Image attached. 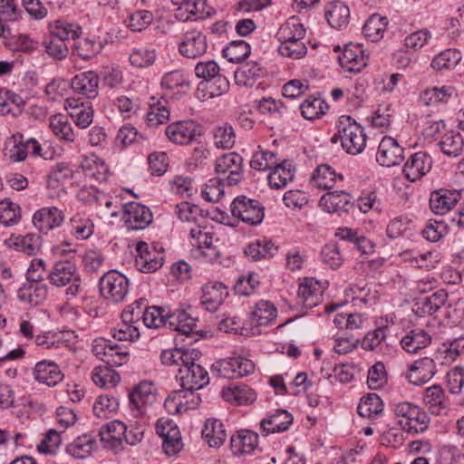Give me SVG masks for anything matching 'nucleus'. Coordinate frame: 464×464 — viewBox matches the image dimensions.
<instances>
[{"mask_svg":"<svg viewBox=\"0 0 464 464\" xmlns=\"http://www.w3.org/2000/svg\"><path fill=\"white\" fill-rule=\"evenodd\" d=\"M337 132L331 138L334 144L341 142L342 148L351 155L362 153L366 146L364 129L349 115H342L336 123Z\"/></svg>","mask_w":464,"mask_h":464,"instance_id":"obj_1","label":"nucleus"},{"mask_svg":"<svg viewBox=\"0 0 464 464\" xmlns=\"http://www.w3.org/2000/svg\"><path fill=\"white\" fill-rule=\"evenodd\" d=\"M397 425L408 434H419L427 430L430 418L420 406L410 402L401 401L392 405Z\"/></svg>","mask_w":464,"mask_h":464,"instance_id":"obj_2","label":"nucleus"},{"mask_svg":"<svg viewBox=\"0 0 464 464\" xmlns=\"http://www.w3.org/2000/svg\"><path fill=\"white\" fill-rule=\"evenodd\" d=\"M50 283L57 287L70 285L66 295L76 296L81 288V276L76 265L69 260L57 261L47 276Z\"/></svg>","mask_w":464,"mask_h":464,"instance_id":"obj_3","label":"nucleus"},{"mask_svg":"<svg viewBox=\"0 0 464 464\" xmlns=\"http://www.w3.org/2000/svg\"><path fill=\"white\" fill-rule=\"evenodd\" d=\"M129 288V279L117 270L106 272L99 281L101 295L113 304L123 302L128 295Z\"/></svg>","mask_w":464,"mask_h":464,"instance_id":"obj_4","label":"nucleus"},{"mask_svg":"<svg viewBox=\"0 0 464 464\" xmlns=\"http://www.w3.org/2000/svg\"><path fill=\"white\" fill-rule=\"evenodd\" d=\"M177 6L176 17L181 21H197L216 14L212 0H171Z\"/></svg>","mask_w":464,"mask_h":464,"instance_id":"obj_5","label":"nucleus"},{"mask_svg":"<svg viewBox=\"0 0 464 464\" xmlns=\"http://www.w3.org/2000/svg\"><path fill=\"white\" fill-rule=\"evenodd\" d=\"M231 213L234 218L250 226L260 224L265 216L261 203L246 196H239L233 200Z\"/></svg>","mask_w":464,"mask_h":464,"instance_id":"obj_6","label":"nucleus"},{"mask_svg":"<svg viewBox=\"0 0 464 464\" xmlns=\"http://www.w3.org/2000/svg\"><path fill=\"white\" fill-rule=\"evenodd\" d=\"M156 432L162 439V449L167 455H175L182 450L181 434L172 420L164 418L158 420Z\"/></svg>","mask_w":464,"mask_h":464,"instance_id":"obj_7","label":"nucleus"},{"mask_svg":"<svg viewBox=\"0 0 464 464\" xmlns=\"http://www.w3.org/2000/svg\"><path fill=\"white\" fill-rule=\"evenodd\" d=\"M135 264L142 273H153L164 263L163 247L154 246L151 248L146 242L140 241L136 246Z\"/></svg>","mask_w":464,"mask_h":464,"instance_id":"obj_8","label":"nucleus"},{"mask_svg":"<svg viewBox=\"0 0 464 464\" xmlns=\"http://www.w3.org/2000/svg\"><path fill=\"white\" fill-rule=\"evenodd\" d=\"M243 158L236 153L229 152L218 157L215 161V171L218 175H227L224 181L228 186L237 185L243 178Z\"/></svg>","mask_w":464,"mask_h":464,"instance_id":"obj_9","label":"nucleus"},{"mask_svg":"<svg viewBox=\"0 0 464 464\" xmlns=\"http://www.w3.org/2000/svg\"><path fill=\"white\" fill-rule=\"evenodd\" d=\"M165 134L172 143L187 145L202 134V129L195 121H178L167 126Z\"/></svg>","mask_w":464,"mask_h":464,"instance_id":"obj_10","label":"nucleus"},{"mask_svg":"<svg viewBox=\"0 0 464 464\" xmlns=\"http://www.w3.org/2000/svg\"><path fill=\"white\" fill-rule=\"evenodd\" d=\"M196 361L188 360V364L179 368L177 378L179 380L182 388L199 390L208 384V372Z\"/></svg>","mask_w":464,"mask_h":464,"instance_id":"obj_11","label":"nucleus"},{"mask_svg":"<svg viewBox=\"0 0 464 464\" xmlns=\"http://www.w3.org/2000/svg\"><path fill=\"white\" fill-rule=\"evenodd\" d=\"M207 36L201 30L193 28L187 30L179 44V53L188 59H197L207 53Z\"/></svg>","mask_w":464,"mask_h":464,"instance_id":"obj_12","label":"nucleus"},{"mask_svg":"<svg viewBox=\"0 0 464 464\" xmlns=\"http://www.w3.org/2000/svg\"><path fill=\"white\" fill-rule=\"evenodd\" d=\"M404 160V149L397 140L384 136L379 143L376 161L382 167L391 168L400 165Z\"/></svg>","mask_w":464,"mask_h":464,"instance_id":"obj_13","label":"nucleus"},{"mask_svg":"<svg viewBox=\"0 0 464 464\" xmlns=\"http://www.w3.org/2000/svg\"><path fill=\"white\" fill-rule=\"evenodd\" d=\"M156 400V388L150 382H140L129 394V401L133 414L143 416L146 413V406Z\"/></svg>","mask_w":464,"mask_h":464,"instance_id":"obj_14","label":"nucleus"},{"mask_svg":"<svg viewBox=\"0 0 464 464\" xmlns=\"http://www.w3.org/2000/svg\"><path fill=\"white\" fill-rule=\"evenodd\" d=\"M432 160L424 151L412 154L405 162L402 172L411 182L420 179L431 169Z\"/></svg>","mask_w":464,"mask_h":464,"instance_id":"obj_15","label":"nucleus"},{"mask_svg":"<svg viewBox=\"0 0 464 464\" xmlns=\"http://www.w3.org/2000/svg\"><path fill=\"white\" fill-rule=\"evenodd\" d=\"M459 190L440 188L431 193L430 198V210L436 215H444L451 210L460 200Z\"/></svg>","mask_w":464,"mask_h":464,"instance_id":"obj_16","label":"nucleus"},{"mask_svg":"<svg viewBox=\"0 0 464 464\" xmlns=\"http://www.w3.org/2000/svg\"><path fill=\"white\" fill-rule=\"evenodd\" d=\"M228 295L227 286L221 282H209L202 286L200 304L209 312H215Z\"/></svg>","mask_w":464,"mask_h":464,"instance_id":"obj_17","label":"nucleus"},{"mask_svg":"<svg viewBox=\"0 0 464 464\" xmlns=\"http://www.w3.org/2000/svg\"><path fill=\"white\" fill-rule=\"evenodd\" d=\"M352 199L344 190L329 191L321 197L319 206L328 213L348 212L353 207Z\"/></svg>","mask_w":464,"mask_h":464,"instance_id":"obj_18","label":"nucleus"},{"mask_svg":"<svg viewBox=\"0 0 464 464\" xmlns=\"http://www.w3.org/2000/svg\"><path fill=\"white\" fill-rule=\"evenodd\" d=\"M63 220L64 215L63 211L56 207L42 208L33 217L34 227L44 233L60 227Z\"/></svg>","mask_w":464,"mask_h":464,"instance_id":"obj_19","label":"nucleus"},{"mask_svg":"<svg viewBox=\"0 0 464 464\" xmlns=\"http://www.w3.org/2000/svg\"><path fill=\"white\" fill-rule=\"evenodd\" d=\"M126 225L133 230L144 229L152 222V213L149 208L137 202L125 206Z\"/></svg>","mask_w":464,"mask_h":464,"instance_id":"obj_20","label":"nucleus"},{"mask_svg":"<svg viewBox=\"0 0 464 464\" xmlns=\"http://www.w3.org/2000/svg\"><path fill=\"white\" fill-rule=\"evenodd\" d=\"M33 375L38 382L50 387L57 385L64 377L59 365L48 360L38 362L34 366Z\"/></svg>","mask_w":464,"mask_h":464,"instance_id":"obj_21","label":"nucleus"},{"mask_svg":"<svg viewBox=\"0 0 464 464\" xmlns=\"http://www.w3.org/2000/svg\"><path fill=\"white\" fill-rule=\"evenodd\" d=\"M436 373V365L432 359L423 357L415 361L410 367L406 375L409 382L414 385H422L428 382Z\"/></svg>","mask_w":464,"mask_h":464,"instance_id":"obj_22","label":"nucleus"},{"mask_svg":"<svg viewBox=\"0 0 464 464\" xmlns=\"http://www.w3.org/2000/svg\"><path fill=\"white\" fill-rule=\"evenodd\" d=\"M161 86L172 96H181L188 93L191 88L188 75L182 70H174L164 74Z\"/></svg>","mask_w":464,"mask_h":464,"instance_id":"obj_23","label":"nucleus"},{"mask_svg":"<svg viewBox=\"0 0 464 464\" xmlns=\"http://www.w3.org/2000/svg\"><path fill=\"white\" fill-rule=\"evenodd\" d=\"M258 446V434L250 430L236 431L230 439V448L234 455L252 453Z\"/></svg>","mask_w":464,"mask_h":464,"instance_id":"obj_24","label":"nucleus"},{"mask_svg":"<svg viewBox=\"0 0 464 464\" xmlns=\"http://www.w3.org/2000/svg\"><path fill=\"white\" fill-rule=\"evenodd\" d=\"M72 90L88 99L95 98L99 93V76L93 71L76 74L72 79Z\"/></svg>","mask_w":464,"mask_h":464,"instance_id":"obj_25","label":"nucleus"},{"mask_svg":"<svg viewBox=\"0 0 464 464\" xmlns=\"http://www.w3.org/2000/svg\"><path fill=\"white\" fill-rule=\"evenodd\" d=\"M292 422V414L285 410H277L260 421V428L264 435H268L287 430Z\"/></svg>","mask_w":464,"mask_h":464,"instance_id":"obj_26","label":"nucleus"},{"mask_svg":"<svg viewBox=\"0 0 464 464\" xmlns=\"http://www.w3.org/2000/svg\"><path fill=\"white\" fill-rule=\"evenodd\" d=\"M201 353L193 348H174L163 350L160 354L162 364L183 367L188 360H198Z\"/></svg>","mask_w":464,"mask_h":464,"instance_id":"obj_27","label":"nucleus"},{"mask_svg":"<svg viewBox=\"0 0 464 464\" xmlns=\"http://www.w3.org/2000/svg\"><path fill=\"white\" fill-rule=\"evenodd\" d=\"M266 74L265 68L257 62H247L241 65L235 72V81L237 85L253 87L256 82Z\"/></svg>","mask_w":464,"mask_h":464,"instance_id":"obj_28","label":"nucleus"},{"mask_svg":"<svg viewBox=\"0 0 464 464\" xmlns=\"http://www.w3.org/2000/svg\"><path fill=\"white\" fill-rule=\"evenodd\" d=\"M343 180V175L336 174L334 168L328 164H321L314 169L311 184L317 188L331 190L338 181L342 182Z\"/></svg>","mask_w":464,"mask_h":464,"instance_id":"obj_29","label":"nucleus"},{"mask_svg":"<svg viewBox=\"0 0 464 464\" xmlns=\"http://www.w3.org/2000/svg\"><path fill=\"white\" fill-rule=\"evenodd\" d=\"M97 447L96 437L90 433H84L66 446V452L74 459H83L89 457Z\"/></svg>","mask_w":464,"mask_h":464,"instance_id":"obj_30","label":"nucleus"},{"mask_svg":"<svg viewBox=\"0 0 464 464\" xmlns=\"http://www.w3.org/2000/svg\"><path fill=\"white\" fill-rule=\"evenodd\" d=\"M125 432L126 425L122 421L113 420L102 427L98 436L104 447L114 450L122 444Z\"/></svg>","mask_w":464,"mask_h":464,"instance_id":"obj_31","label":"nucleus"},{"mask_svg":"<svg viewBox=\"0 0 464 464\" xmlns=\"http://www.w3.org/2000/svg\"><path fill=\"white\" fill-rule=\"evenodd\" d=\"M189 235L194 240L192 245L201 249L202 255L209 260H216L220 256L218 248L213 244L211 233L202 231L201 227L198 226L190 229Z\"/></svg>","mask_w":464,"mask_h":464,"instance_id":"obj_32","label":"nucleus"},{"mask_svg":"<svg viewBox=\"0 0 464 464\" xmlns=\"http://www.w3.org/2000/svg\"><path fill=\"white\" fill-rule=\"evenodd\" d=\"M48 288L45 284L25 282L17 291L18 299L31 305L41 304L47 297Z\"/></svg>","mask_w":464,"mask_h":464,"instance_id":"obj_33","label":"nucleus"},{"mask_svg":"<svg viewBox=\"0 0 464 464\" xmlns=\"http://www.w3.org/2000/svg\"><path fill=\"white\" fill-rule=\"evenodd\" d=\"M323 290L319 282L314 278H305L299 285L298 297L306 308H313L320 304Z\"/></svg>","mask_w":464,"mask_h":464,"instance_id":"obj_34","label":"nucleus"},{"mask_svg":"<svg viewBox=\"0 0 464 464\" xmlns=\"http://www.w3.org/2000/svg\"><path fill=\"white\" fill-rule=\"evenodd\" d=\"M222 397L225 401L231 403L246 405L256 401V393L246 384H240L223 388Z\"/></svg>","mask_w":464,"mask_h":464,"instance_id":"obj_35","label":"nucleus"},{"mask_svg":"<svg viewBox=\"0 0 464 464\" xmlns=\"http://www.w3.org/2000/svg\"><path fill=\"white\" fill-rule=\"evenodd\" d=\"M305 35V29L298 18L292 16L285 22L276 32V37L280 44H289L292 41L302 40Z\"/></svg>","mask_w":464,"mask_h":464,"instance_id":"obj_36","label":"nucleus"},{"mask_svg":"<svg viewBox=\"0 0 464 464\" xmlns=\"http://www.w3.org/2000/svg\"><path fill=\"white\" fill-rule=\"evenodd\" d=\"M272 168L268 175V184L272 188H282L294 179L295 168L291 162L284 160L281 163H276Z\"/></svg>","mask_w":464,"mask_h":464,"instance_id":"obj_37","label":"nucleus"},{"mask_svg":"<svg viewBox=\"0 0 464 464\" xmlns=\"http://www.w3.org/2000/svg\"><path fill=\"white\" fill-rule=\"evenodd\" d=\"M328 24L335 29L346 27L350 20V9L341 1L330 4L325 11Z\"/></svg>","mask_w":464,"mask_h":464,"instance_id":"obj_38","label":"nucleus"},{"mask_svg":"<svg viewBox=\"0 0 464 464\" xmlns=\"http://www.w3.org/2000/svg\"><path fill=\"white\" fill-rule=\"evenodd\" d=\"M430 342L431 336L425 330L416 328L411 330L402 337L401 344L407 353H415L428 346Z\"/></svg>","mask_w":464,"mask_h":464,"instance_id":"obj_39","label":"nucleus"},{"mask_svg":"<svg viewBox=\"0 0 464 464\" xmlns=\"http://www.w3.org/2000/svg\"><path fill=\"white\" fill-rule=\"evenodd\" d=\"M24 99L8 89L0 90V114L16 116L23 111Z\"/></svg>","mask_w":464,"mask_h":464,"instance_id":"obj_40","label":"nucleus"},{"mask_svg":"<svg viewBox=\"0 0 464 464\" xmlns=\"http://www.w3.org/2000/svg\"><path fill=\"white\" fill-rule=\"evenodd\" d=\"M5 245L28 256L36 254L41 246L40 237L34 234H27L24 237L11 236L5 240Z\"/></svg>","mask_w":464,"mask_h":464,"instance_id":"obj_41","label":"nucleus"},{"mask_svg":"<svg viewBox=\"0 0 464 464\" xmlns=\"http://www.w3.org/2000/svg\"><path fill=\"white\" fill-rule=\"evenodd\" d=\"M169 325L173 330L188 335L196 331L197 319L192 317L184 309H177L169 313Z\"/></svg>","mask_w":464,"mask_h":464,"instance_id":"obj_42","label":"nucleus"},{"mask_svg":"<svg viewBox=\"0 0 464 464\" xmlns=\"http://www.w3.org/2000/svg\"><path fill=\"white\" fill-rule=\"evenodd\" d=\"M202 437L208 441L210 447H220L226 438L227 432L223 423L216 419H208L202 430Z\"/></svg>","mask_w":464,"mask_h":464,"instance_id":"obj_43","label":"nucleus"},{"mask_svg":"<svg viewBox=\"0 0 464 464\" xmlns=\"http://www.w3.org/2000/svg\"><path fill=\"white\" fill-rule=\"evenodd\" d=\"M447 300L448 293L443 289H440L426 297L423 302L417 303L415 304V313L420 316L425 314L432 315L445 304Z\"/></svg>","mask_w":464,"mask_h":464,"instance_id":"obj_44","label":"nucleus"},{"mask_svg":"<svg viewBox=\"0 0 464 464\" xmlns=\"http://www.w3.org/2000/svg\"><path fill=\"white\" fill-rule=\"evenodd\" d=\"M276 306L266 300L257 302L251 312V323L256 325H267L276 318Z\"/></svg>","mask_w":464,"mask_h":464,"instance_id":"obj_45","label":"nucleus"},{"mask_svg":"<svg viewBox=\"0 0 464 464\" xmlns=\"http://www.w3.org/2000/svg\"><path fill=\"white\" fill-rule=\"evenodd\" d=\"M388 19L379 14H372L362 27L363 35L371 42H378L387 29Z\"/></svg>","mask_w":464,"mask_h":464,"instance_id":"obj_46","label":"nucleus"},{"mask_svg":"<svg viewBox=\"0 0 464 464\" xmlns=\"http://www.w3.org/2000/svg\"><path fill=\"white\" fill-rule=\"evenodd\" d=\"M150 110L147 112L146 122L149 127H157L167 122L169 119V109L167 107V101L164 99L155 101L151 98Z\"/></svg>","mask_w":464,"mask_h":464,"instance_id":"obj_47","label":"nucleus"},{"mask_svg":"<svg viewBox=\"0 0 464 464\" xmlns=\"http://www.w3.org/2000/svg\"><path fill=\"white\" fill-rule=\"evenodd\" d=\"M423 401L432 413L440 415L447 411L445 393L440 385H433L425 390Z\"/></svg>","mask_w":464,"mask_h":464,"instance_id":"obj_48","label":"nucleus"},{"mask_svg":"<svg viewBox=\"0 0 464 464\" xmlns=\"http://www.w3.org/2000/svg\"><path fill=\"white\" fill-rule=\"evenodd\" d=\"M439 146L445 155L458 157L463 151L464 139L459 131L450 130L441 137Z\"/></svg>","mask_w":464,"mask_h":464,"instance_id":"obj_49","label":"nucleus"},{"mask_svg":"<svg viewBox=\"0 0 464 464\" xmlns=\"http://www.w3.org/2000/svg\"><path fill=\"white\" fill-rule=\"evenodd\" d=\"M358 413L364 418L375 419L382 415L383 403L376 393H369L362 399L357 407Z\"/></svg>","mask_w":464,"mask_h":464,"instance_id":"obj_50","label":"nucleus"},{"mask_svg":"<svg viewBox=\"0 0 464 464\" xmlns=\"http://www.w3.org/2000/svg\"><path fill=\"white\" fill-rule=\"evenodd\" d=\"M93 382L101 387H115L120 382L119 373L106 364L96 366L92 372Z\"/></svg>","mask_w":464,"mask_h":464,"instance_id":"obj_51","label":"nucleus"},{"mask_svg":"<svg viewBox=\"0 0 464 464\" xmlns=\"http://www.w3.org/2000/svg\"><path fill=\"white\" fill-rule=\"evenodd\" d=\"M104 44L100 39L83 38L74 44V52L83 60H90L99 54Z\"/></svg>","mask_w":464,"mask_h":464,"instance_id":"obj_52","label":"nucleus"},{"mask_svg":"<svg viewBox=\"0 0 464 464\" xmlns=\"http://www.w3.org/2000/svg\"><path fill=\"white\" fill-rule=\"evenodd\" d=\"M277 247L268 240H256L250 243L245 249V254L253 261L270 258L274 256Z\"/></svg>","mask_w":464,"mask_h":464,"instance_id":"obj_53","label":"nucleus"},{"mask_svg":"<svg viewBox=\"0 0 464 464\" xmlns=\"http://www.w3.org/2000/svg\"><path fill=\"white\" fill-rule=\"evenodd\" d=\"M162 307L151 306L147 308L144 304L142 322L148 328H159L169 324V314Z\"/></svg>","mask_w":464,"mask_h":464,"instance_id":"obj_54","label":"nucleus"},{"mask_svg":"<svg viewBox=\"0 0 464 464\" xmlns=\"http://www.w3.org/2000/svg\"><path fill=\"white\" fill-rule=\"evenodd\" d=\"M156 57L157 52L155 49L148 46H140L131 52L129 60L134 67L147 68L155 63Z\"/></svg>","mask_w":464,"mask_h":464,"instance_id":"obj_55","label":"nucleus"},{"mask_svg":"<svg viewBox=\"0 0 464 464\" xmlns=\"http://www.w3.org/2000/svg\"><path fill=\"white\" fill-rule=\"evenodd\" d=\"M72 176L73 172L68 165L63 163L57 164L48 175L47 187L54 190H60Z\"/></svg>","mask_w":464,"mask_h":464,"instance_id":"obj_56","label":"nucleus"},{"mask_svg":"<svg viewBox=\"0 0 464 464\" xmlns=\"http://www.w3.org/2000/svg\"><path fill=\"white\" fill-rule=\"evenodd\" d=\"M213 140L218 149L230 150L236 142L233 127L227 123L216 127L213 132Z\"/></svg>","mask_w":464,"mask_h":464,"instance_id":"obj_57","label":"nucleus"},{"mask_svg":"<svg viewBox=\"0 0 464 464\" xmlns=\"http://www.w3.org/2000/svg\"><path fill=\"white\" fill-rule=\"evenodd\" d=\"M50 128L53 132L61 140L67 142H72L75 134L72 126L63 115L57 114L50 118Z\"/></svg>","mask_w":464,"mask_h":464,"instance_id":"obj_58","label":"nucleus"},{"mask_svg":"<svg viewBox=\"0 0 464 464\" xmlns=\"http://www.w3.org/2000/svg\"><path fill=\"white\" fill-rule=\"evenodd\" d=\"M251 53L250 45L244 40L232 41L223 50V55L229 62L238 63L244 61Z\"/></svg>","mask_w":464,"mask_h":464,"instance_id":"obj_59","label":"nucleus"},{"mask_svg":"<svg viewBox=\"0 0 464 464\" xmlns=\"http://www.w3.org/2000/svg\"><path fill=\"white\" fill-rule=\"evenodd\" d=\"M80 34V26L65 21L57 20L51 24V35L63 40V42L70 39L74 40L79 38Z\"/></svg>","mask_w":464,"mask_h":464,"instance_id":"obj_60","label":"nucleus"},{"mask_svg":"<svg viewBox=\"0 0 464 464\" xmlns=\"http://www.w3.org/2000/svg\"><path fill=\"white\" fill-rule=\"evenodd\" d=\"M69 105L71 106L70 116L74 121L75 124L82 128L85 129L91 125L93 119V109L90 104H74L69 102Z\"/></svg>","mask_w":464,"mask_h":464,"instance_id":"obj_61","label":"nucleus"},{"mask_svg":"<svg viewBox=\"0 0 464 464\" xmlns=\"http://www.w3.org/2000/svg\"><path fill=\"white\" fill-rule=\"evenodd\" d=\"M460 60L461 54L459 50L447 49L433 58L431 67L437 71L450 69L455 67Z\"/></svg>","mask_w":464,"mask_h":464,"instance_id":"obj_62","label":"nucleus"},{"mask_svg":"<svg viewBox=\"0 0 464 464\" xmlns=\"http://www.w3.org/2000/svg\"><path fill=\"white\" fill-rule=\"evenodd\" d=\"M327 104L320 98L308 97L300 105L301 114L304 119L314 120L325 113Z\"/></svg>","mask_w":464,"mask_h":464,"instance_id":"obj_63","label":"nucleus"},{"mask_svg":"<svg viewBox=\"0 0 464 464\" xmlns=\"http://www.w3.org/2000/svg\"><path fill=\"white\" fill-rule=\"evenodd\" d=\"M21 219V208L5 198L0 201V222L5 226H13Z\"/></svg>","mask_w":464,"mask_h":464,"instance_id":"obj_64","label":"nucleus"}]
</instances>
